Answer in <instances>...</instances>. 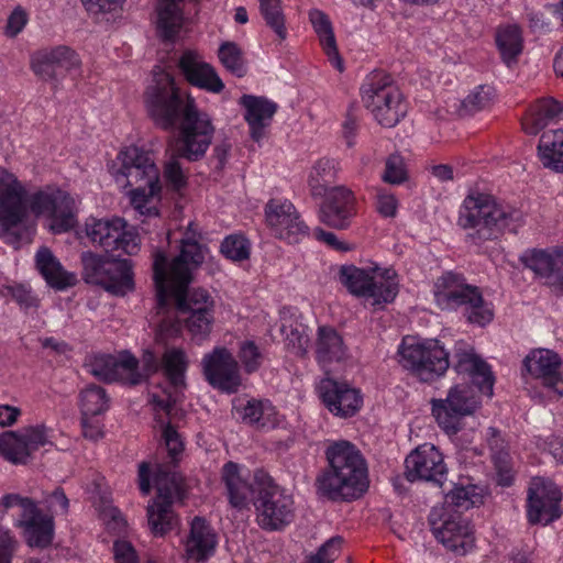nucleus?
Masks as SVG:
<instances>
[{
    "instance_id": "nucleus-1",
    "label": "nucleus",
    "mask_w": 563,
    "mask_h": 563,
    "mask_svg": "<svg viewBox=\"0 0 563 563\" xmlns=\"http://www.w3.org/2000/svg\"><path fill=\"white\" fill-rule=\"evenodd\" d=\"M199 238L196 225L190 222L181 240L179 255L168 262L163 252H156L153 264L158 308L165 309L173 299L184 318L185 328L198 343L210 335L216 308L208 290L197 288L187 294L192 273L202 264L207 251L199 243Z\"/></svg>"
},
{
    "instance_id": "nucleus-2",
    "label": "nucleus",
    "mask_w": 563,
    "mask_h": 563,
    "mask_svg": "<svg viewBox=\"0 0 563 563\" xmlns=\"http://www.w3.org/2000/svg\"><path fill=\"white\" fill-rule=\"evenodd\" d=\"M29 212L44 218L53 234L71 230L77 222L75 199L56 187H45L29 195L26 185L12 170L0 166V238L20 247L32 242L35 224L27 223Z\"/></svg>"
},
{
    "instance_id": "nucleus-3",
    "label": "nucleus",
    "mask_w": 563,
    "mask_h": 563,
    "mask_svg": "<svg viewBox=\"0 0 563 563\" xmlns=\"http://www.w3.org/2000/svg\"><path fill=\"white\" fill-rule=\"evenodd\" d=\"M144 103L152 119L164 130L174 128L179 117L177 133L168 143V152H175L189 162H197L206 155L216 131L211 117L199 110L190 96L180 108L181 99L174 77L161 66L153 69Z\"/></svg>"
},
{
    "instance_id": "nucleus-4",
    "label": "nucleus",
    "mask_w": 563,
    "mask_h": 563,
    "mask_svg": "<svg viewBox=\"0 0 563 563\" xmlns=\"http://www.w3.org/2000/svg\"><path fill=\"white\" fill-rule=\"evenodd\" d=\"M111 175L118 186L126 192L131 206L141 216H157L162 185L159 170L150 151L131 145L117 155L111 166Z\"/></svg>"
},
{
    "instance_id": "nucleus-5",
    "label": "nucleus",
    "mask_w": 563,
    "mask_h": 563,
    "mask_svg": "<svg viewBox=\"0 0 563 563\" xmlns=\"http://www.w3.org/2000/svg\"><path fill=\"white\" fill-rule=\"evenodd\" d=\"M522 223V211L476 189L467 192L457 214L460 228L475 230V234L470 235L474 241L496 239L504 230L515 232Z\"/></svg>"
},
{
    "instance_id": "nucleus-6",
    "label": "nucleus",
    "mask_w": 563,
    "mask_h": 563,
    "mask_svg": "<svg viewBox=\"0 0 563 563\" xmlns=\"http://www.w3.org/2000/svg\"><path fill=\"white\" fill-rule=\"evenodd\" d=\"M330 470L318 478L319 489L332 500L358 498L368 487L367 466L361 452L347 441L330 444Z\"/></svg>"
},
{
    "instance_id": "nucleus-7",
    "label": "nucleus",
    "mask_w": 563,
    "mask_h": 563,
    "mask_svg": "<svg viewBox=\"0 0 563 563\" xmlns=\"http://www.w3.org/2000/svg\"><path fill=\"white\" fill-rule=\"evenodd\" d=\"M433 297L442 310L455 311L463 308L470 323L485 327L494 319L492 303L484 300L478 287L470 285L463 275L453 272L442 274L433 285Z\"/></svg>"
},
{
    "instance_id": "nucleus-8",
    "label": "nucleus",
    "mask_w": 563,
    "mask_h": 563,
    "mask_svg": "<svg viewBox=\"0 0 563 563\" xmlns=\"http://www.w3.org/2000/svg\"><path fill=\"white\" fill-rule=\"evenodd\" d=\"M399 365L423 383H431L449 368V353L440 341L419 336H404L397 349Z\"/></svg>"
},
{
    "instance_id": "nucleus-9",
    "label": "nucleus",
    "mask_w": 563,
    "mask_h": 563,
    "mask_svg": "<svg viewBox=\"0 0 563 563\" xmlns=\"http://www.w3.org/2000/svg\"><path fill=\"white\" fill-rule=\"evenodd\" d=\"M340 282L350 294L369 300L372 306L393 302L400 287L399 276L393 267L342 266Z\"/></svg>"
},
{
    "instance_id": "nucleus-10",
    "label": "nucleus",
    "mask_w": 563,
    "mask_h": 563,
    "mask_svg": "<svg viewBox=\"0 0 563 563\" xmlns=\"http://www.w3.org/2000/svg\"><path fill=\"white\" fill-rule=\"evenodd\" d=\"M256 495L253 499L257 525L266 531H280L296 515L294 497L264 471L255 472Z\"/></svg>"
},
{
    "instance_id": "nucleus-11",
    "label": "nucleus",
    "mask_w": 563,
    "mask_h": 563,
    "mask_svg": "<svg viewBox=\"0 0 563 563\" xmlns=\"http://www.w3.org/2000/svg\"><path fill=\"white\" fill-rule=\"evenodd\" d=\"M361 98L365 108L383 126H395L407 113L402 92L384 71H373L366 77L361 87Z\"/></svg>"
},
{
    "instance_id": "nucleus-12",
    "label": "nucleus",
    "mask_w": 563,
    "mask_h": 563,
    "mask_svg": "<svg viewBox=\"0 0 563 563\" xmlns=\"http://www.w3.org/2000/svg\"><path fill=\"white\" fill-rule=\"evenodd\" d=\"M81 262L87 283L101 286L115 296H124L134 289L133 266L130 260H109L85 252Z\"/></svg>"
},
{
    "instance_id": "nucleus-13",
    "label": "nucleus",
    "mask_w": 563,
    "mask_h": 563,
    "mask_svg": "<svg viewBox=\"0 0 563 563\" xmlns=\"http://www.w3.org/2000/svg\"><path fill=\"white\" fill-rule=\"evenodd\" d=\"M165 385L152 386L148 391V404L158 419L161 413L169 415L172 405L176 404L185 386V373L188 367V358L183 349H167L162 357Z\"/></svg>"
},
{
    "instance_id": "nucleus-14",
    "label": "nucleus",
    "mask_w": 563,
    "mask_h": 563,
    "mask_svg": "<svg viewBox=\"0 0 563 563\" xmlns=\"http://www.w3.org/2000/svg\"><path fill=\"white\" fill-rule=\"evenodd\" d=\"M0 508L4 511L13 508L21 510L16 526L22 529L29 547L46 548L52 543L54 538L53 517L43 514L32 499L18 494H8L0 499Z\"/></svg>"
},
{
    "instance_id": "nucleus-15",
    "label": "nucleus",
    "mask_w": 563,
    "mask_h": 563,
    "mask_svg": "<svg viewBox=\"0 0 563 563\" xmlns=\"http://www.w3.org/2000/svg\"><path fill=\"white\" fill-rule=\"evenodd\" d=\"M157 497L147 507V518L151 531L156 537H163L173 530L177 523L172 504L181 492V477L178 473L158 467L154 477Z\"/></svg>"
},
{
    "instance_id": "nucleus-16",
    "label": "nucleus",
    "mask_w": 563,
    "mask_h": 563,
    "mask_svg": "<svg viewBox=\"0 0 563 563\" xmlns=\"http://www.w3.org/2000/svg\"><path fill=\"white\" fill-rule=\"evenodd\" d=\"M479 404L471 385L459 384L449 389L444 399H432L431 411L438 426L454 435L461 430L463 419L473 415Z\"/></svg>"
},
{
    "instance_id": "nucleus-17",
    "label": "nucleus",
    "mask_w": 563,
    "mask_h": 563,
    "mask_svg": "<svg viewBox=\"0 0 563 563\" xmlns=\"http://www.w3.org/2000/svg\"><path fill=\"white\" fill-rule=\"evenodd\" d=\"M85 230L89 240L106 252L121 251L128 255H135L140 251L141 239L137 231L130 228L120 217L89 218Z\"/></svg>"
},
{
    "instance_id": "nucleus-18",
    "label": "nucleus",
    "mask_w": 563,
    "mask_h": 563,
    "mask_svg": "<svg viewBox=\"0 0 563 563\" xmlns=\"http://www.w3.org/2000/svg\"><path fill=\"white\" fill-rule=\"evenodd\" d=\"M429 523L435 539L457 555H465L475 548L474 528L461 514L446 511V507H433Z\"/></svg>"
},
{
    "instance_id": "nucleus-19",
    "label": "nucleus",
    "mask_w": 563,
    "mask_h": 563,
    "mask_svg": "<svg viewBox=\"0 0 563 563\" xmlns=\"http://www.w3.org/2000/svg\"><path fill=\"white\" fill-rule=\"evenodd\" d=\"M561 488L550 478L533 477L528 489L527 518L530 523L547 526L561 515Z\"/></svg>"
},
{
    "instance_id": "nucleus-20",
    "label": "nucleus",
    "mask_w": 563,
    "mask_h": 563,
    "mask_svg": "<svg viewBox=\"0 0 563 563\" xmlns=\"http://www.w3.org/2000/svg\"><path fill=\"white\" fill-rule=\"evenodd\" d=\"M49 443L47 429L31 426L0 435V455L12 464H26L33 452Z\"/></svg>"
},
{
    "instance_id": "nucleus-21",
    "label": "nucleus",
    "mask_w": 563,
    "mask_h": 563,
    "mask_svg": "<svg viewBox=\"0 0 563 563\" xmlns=\"http://www.w3.org/2000/svg\"><path fill=\"white\" fill-rule=\"evenodd\" d=\"M265 221L275 238L288 243H297L308 234V227L287 199H271L265 206Z\"/></svg>"
},
{
    "instance_id": "nucleus-22",
    "label": "nucleus",
    "mask_w": 563,
    "mask_h": 563,
    "mask_svg": "<svg viewBox=\"0 0 563 563\" xmlns=\"http://www.w3.org/2000/svg\"><path fill=\"white\" fill-rule=\"evenodd\" d=\"M81 65L78 54L68 46L38 51L31 57V69L45 81H57L75 74Z\"/></svg>"
},
{
    "instance_id": "nucleus-23",
    "label": "nucleus",
    "mask_w": 563,
    "mask_h": 563,
    "mask_svg": "<svg viewBox=\"0 0 563 563\" xmlns=\"http://www.w3.org/2000/svg\"><path fill=\"white\" fill-rule=\"evenodd\" d=\"M446 474L443 455L431 443L419 445L405 460V475L409 482L424 481L442 486Z\"/></svg>"
},
{
    "instance_id": "nucleus-24",
    "label": "nucleus",
    "mask_w": 563,
    "mask_h": 563,
    "mask_svg": "<svg viewBox=\"0 0 563 563\" xmlns=\"http://www.w3.org/2000/svg\"><path fill=\"white\" fill-rule=\"evenodd\" d=\"M317 391L327 409L334 416L349 418L356 415L363 406V395L358 388L333 378H322Z\"/></svg>"
},
{
    "instance_id": "nucleus-25",
    "label": "nucleus",
    "mask_w": 563,
    "mask_h": 563,
    "mask_svg": "<svg viewBox=\"0 0 563 563\" xmlns=\"http://www.w3.org/2000/svg\"><path fill=\"white\" fill-rule=\"evenodd\" d=\"M523 367L531 379L539 380L549 391L563 396L561 356L550 349H534L523 360Z\"/></svg>"
},
{
    "instance_id": "nucleus-26",
    "label": "nucleus",
    "mask_w": 563,
    "mask_h": 563,
    "mask_svg": "<svg viewBox=\"0 0 563 563\" xmlns=\"http://www.w3.org/2000/svg\"><path fill=\"white\" fill-rule=\"evenodd\" d=\"M525 267L532 271L537 278L555 294L563 295V249L528 250L520 256Z\"/></svg>"
},
{
    "instance_id": "nucleus-27",
    "label": "nucleus",
    "mask_w": 563,
    "mask_h": 563,
    "mask_svg": "<svg viewBox=\"0 0 563 563\" xmlns=\"http://www.w3.org/2000/svg\"><path fill=\"white\" fill-rule=\"evenodd\" d=\"M206 379L216 388L234 393L240 386L238 362L225 347H216L202 358Z\"/></svg>"
},
{
    "instance_id": "nucleus-28",
    "label": "nucleus",
    "mask_w": 563,
    "mask_h": 563,
    "mask_svg": "<svg viewBox=\"0 0 563 563\" xmlns=\"http://www.w3.org/2000/svg\"><path fill=\"white\" fill-rule=\"evenodd\" d=\"M454 369L459 374L467 375L482 394L493 396L495 378L490 366L475 353L471 344L464 341L455 343Z\"/></svg>"
},
{
    "instance_id": "nucleus-29",
    "label": "nucleus",
    "mask_w": 563,
    "mask_h": 563,
    "mask_svg": "<svg viewBox=\"0 0 563 563\" xmlns=\"http://www.w3.org/2000/svg\"><path fill=\"white\" fill-rule=\"evenodd\" d=\"M314 361L327 375L332 366L347 361L350 350L343 335L331 325H319L312 344Z\"/></svg>"
},
{
    "instance_id": "nucleus-30",
    "label": "nucleus",
    "mask_w": 563,
    "mask_h": 563,
    "mask_svg": "<svg viewBox=\"0 0 563 563\" xmlns=\"http://www.w3.org/2000/svg\"><path fill=\"white\" fill-rule=\"evenodd\" d=\"M178 66L190 85L211 93H220L224 89V82L216 68L198 51H184Z\"/></svg>"
},
{
    "instance_id": "nucleus-31",
    "label": "nucleus",
    "mask_w": 563,
    "mask_h": 563,
    "mask_svg": "<svg viewBox=\"0 0 563 563\" xmlns=\"http://www.w3.org/2000/svg\"><path fill=\"white\" fill-rule=\"evenodd\" d=\"M320 208V220L335 229H344L356 213V199L352 190L339 186L331 188Z\"/></svg>"
},
{
    "instance_id": "nucleus-32",
    "label": "nucleus",
    "mask_w": 563,
    "mask_h": 563,
    "mask_svg": "<svg viewBox=\"0 0 563 563\" xmlns=\"http://www.w3.org/2000/svg\"><path fill=\"white\" fill-rule=\"evenodd\" d=\"M92 373L106 382H122L129 385L140 384L143 375L137 372V360L129 352L101 355L92 364Z\"/></svg>"
},
{
    "instance_id": "nucleus-33",
    "label": "nucleus",
    "mask_w": 563,
    "mask_h": 563,
    "mask_svg": "<svg viewBox=\"0 0 563 563\" xmlns=\"http://www.w3.org/2000/svg\"><path fill=\"white\" fill-rule=\"evenodd\" d=\"M221 479L225 486L228 499L232 507L244 509L256 495L255 476L250 482V472L244 466L227 462L221 470Z\"/></svg>"
},
{
    "instance_id": "nucleus-34",
    "label": "nucleus",
    "mask_w": 563,
    "mask_h": 563,
    "mask_svg": "<svg viewBox=\"0 0 563 563\" xmlns=\"http://www.w3.org/2000/svg\"><path fill=\"white\" fill-rule=\"evenodd\" d=\"M217 533L211 525L201 517H195L190 522L189 534L184 542L185 553L189 563H203L216 550Z\"/></svg>"
},
{
    "instance_id": "nucleus-35",
    "label": "nucleus",
    "mask_w": 563,
    "mask_h": 563,
    "mask_svg": "<svg viewBox=\"0 0 563 563\" xmlns=\"http://www.w3.org/2000/svg\"><path fill=\"white\" fill-rule=\"evenodd\" d=\"M233 410L242 422L258 430L275 429L283 420L269 400L250 399L244 402L242 399H235Z\"/></svg>"
},
{
    "instance_id": "nucleus-36",
    "label": "nucleus",
    "mask_w": 563,
    "mask_h": 563,
    "mask_svg": "<svg viewBox=\"0 0 563 563\" xmlns=\"http://www.w3.org/2000/svg\"><path fill=\"white\" fill-rule=\"evenodd\" d=\"M240 104L245 109L244 120L249 125L252 140L260 142L265 136L277 104L266 98L252 95H243Z\"/></svg>"
},
{
    "instance_id": "nucleus-37",
    "label": "nucleus",
    "mask_w": 563,
    "mask_h": 563,
    "mask_svg": "<svg viewBox=\"0 0 563 563\" xmlns=\"http://www.w3.org/2000/svg\"><path fill=\"white\" fill-rule=\"evenodd\" d=\"M280 332L286 347L296 356L307 358L309 355L310 339L308 328L300 322L297 309L283 307L279 310Z\"/></svg>"
},
{
    "instance_id": "nucleus-38",
    "label": "nucleus",
    "mask_w": 563,
    "mask_h": 563,
    "mask_svg": "<svg viewBox=\"0 0 563 563\" xmlns=\"http://www.w3.org/2000/svg\"><path fill=\"white\" fill-rule=\"evenodd\" d=\"M185 0H158L156 4V30L165 41H174L184 26Z\"/></svg>"
},
{
    "instance_id": "nucleus-39",
    "label": "nucleus",
    "mask_w": 563,
    "mask_h": 563,
    "mask_svg": "<svg viewBox=\"0 0 563 563\" xmlns=\"http://www.w3.org/2000/svg\"><path fill=\"white\" fill-rule=\"evenodd\" d=\"M35 263L38 272L51 287L64 290L76 284V275L66 272L48 247L38 249Z\"/></svg>"
},
{
    "instance_id": "nucleus-40",
    "label": "nucleus",
    "mask_w": 563,
    "mask_h": 563,
    "mask_svg": "<svg viewBox=\"0 0 563 563\" xmlns=\"http://www.w3.org/2000/svg\"><path fill=\"white\" fill-rule=\"evenodd\" d=\"M308 16L329 62L334 68L342 73L344 65L338 51L330 18L319 9H311Z\"/></svg>"
},
{
    "instance_id": "nucleus-41",
    "label": "nucleus",
    "mask_w": 563,
    "mask_h": 563,
    "mask_svg": "<svg viewBox=\"0 0 563 563\" xmlns=\"http://www.w3.org/2000/svg\"><path fill=\"white\" fill-rule=\"evenodd\" d=\"M563 112V104L553 98L540 99L529 107L521 120L526 133L536 135L544 129L549 122Z\"/></svg>"
},
{
    "instance_id": "nucleus-42",
    "label": "nucleus",
    "mask_w": 563,
    "mask_h": 563,
    "mask_svg": "<svg viewBox=\"0 0 563 563\" xmlns=\"http://www.w3.org/2000/svg\"><path fill=\"white\" fill-rule=\"evenodd\" d=\"M485 498L484 488L474 485H455L444 496V503L439 507H446V511L460 514L483 505Z\"/></svg>"
},
{
    "instance_id": "nucleus-43",
    "label": "nucleus",
    "mask_w": 563,
    "mask_h": 563,
    "mask_svg": "<svg viewBox=\"0 0 563 563\" xmlns=\"http://www.w3.org/2000/svg\"><path fill=\"white\" fill-rule=\"evenodd\" d=\"M538 157L545 168L563 173V130L544 132L538 144Z\"/></svg>"
},
{
    "instance_id": "nucleus-44",
    "label": "nucleus",
    "mask_w": 563,
    "mask_h": 563,
    "mask_svg": "<svg viewBox=\"0 0 563 563\" xmlns=\"http://www.w3.org/2000/svg\"><path fill=\"white\" fill-rule=\"evenodd\" d=\"M340 170L339 162L333 158L322 157L311 167L308 175V185L314 197L325 195L329 186L335 183Z\"/></svg>"
},
{
    "instance_id": "nucleus-45",
    "label": "nucleus",
    "mask_w": 563,
    "mask_h": 563,
    "mask_svg": "<svg viewBox=\"0 0 563 563\" xmlns=\"http://www.w3.org/2000/svg\"><path fill=\"white\" fill-rule=\"evenodd\" d=\"M495 41L503 62L508 66L516 63L523 49V37L520 27L516 24L498 27Z\"/></svg>"
},
{
    "instance_id": "nucleus-46",
    "label": "nucleus",
    "mask_w": 563,
    "mask_h": 563,
    "mask_svg": "<svg viewBox=\"0 0 563 563\" xmlns=\"http://www.w3.org/2000/svg\"><path fill=\"white\" fill-rule=\"evenodd\" d=\"M252 243L249 238L241 233H232L227 235L220 245L221 254L233 263H241L250 260Z\"/></svg>"
},
{
    "instance_id": "nucleus-47",
    "label": "nucleus",
    "mask_w": 563,
    "mask_h": 563,
    "mask_svg": "<svg viewBox=\"0 0 563 563\" xmlns=\"http://www.w3.org/2000/svg\"><path fill=\"white\" fill-rule=\"evenodd\" d=\"M260 12L276 36L284 41L287 37L286 19L282 0H258Z\"/></svg>"
},
{
    "instance_id": "nucleus-48",
    "label": "nucleus",
    "mask_w": 563,
    "mask_h": 563,
    "mask_svg": "<svg viewBox=\"0 0 563 563\" xmlns=\"http://www.w3.org/2000/svg\"><path fill=\"white\" fill-rule=\"evenodd\" d=\"M108 396L103 388L90 385L80 393V410L82 417H97L108 409Z\"/></svg>"
},
{
    "instance_id": "nucleus-49",
    "label": "nucleus",
    "mask_w": 563,
    "mask_h": 563,
    "mask_svg": "<svg viewBox=\"0 0 563 563\" xmlns=\"http://www.w3.org/2000/svg\"><path fill=\"white\" fill-rule=\"evenodd\" d=\"M218 57L222 66L235 75L243 77L246 73L245 60L241 47L234 42H223L218 49Z\"/></svg>"
},
{
    "instance_id": "nucleus-50",
    "label": "nucleus",
    "mask_w": 563,
    "mask_h": 563,
    "mask_svg": "<svg viewBox=\"0 0 563 563\" xmlns=\"http://www.w3.org/2000/svg\"><path fill=\"white\" fill-rule=\"evenodd\" d=\"M180 158V155L169 152L163 165L164 181L169 189L175 191L184 189L188 183V174L183 167Z\"/></svg>"
},
{
    "instance_id": "nucleus-51",
    "label": "nucleus",
    "mask_w": 563,
    "mask_h": 563,
    "mask_svg": "<svg viewBox=\"0 0 563 563\" xmlns=\"http://www.w3.org/2000/svg\"><path fill=\"white\" fill-rule=\"evenodd\" d=\"M382 180L389 185H402L409 178L405 158L399 154H391L385 161Z\"/></svg>"
},
{
    "instance_id": "nucleus-52",
    "label": "nucleus",
    "mask_w": 563,
    "mask_h": 563,
    "mask_svg": "<svg viewBox=\"0 0 563 563\" xmlns=\"http://www.w3.org/2000/svg\"><path fill=\"white\" fill-rule=\"evenodd\" d=\"M495 96L494 88L488 85L476 87L463 101L467 111H479L488 107Z\"/></svg>"
},
{
    "instance_id": "nucleus-53",
    "label": "nucleus",
    "mask_w": 563,
    "mask_h": 563,
    "mask_svg": "<svg viewBox=\"0 0 563 563\" xmlns=\"http://www.w3.org/2000/svg\"><path fill=\"white\" fill-rule=\"evenodd\" d=\"M343 539L339 536L330 538L317 551L308 558L311 563H333L340 555Z\"/></svg>"
},
{
    "instance_id": "nucleus-54",
    "label": "nucleus",
    "mask_w": 563,
    "mask_h": 563,
    "mask_svg": "<svg viewBox=\"0 0 563 563\" xmlns=\"http://www.w3.org/2000/svg\"><path fill=\"white\" fill-rule=\"evenodd\" d=\"M239 357L246 373L256 372L263 362V355L253 341H245L241 344Z\"/></svg>"
},
{
    "instance_id": "nucleus-55",
    "label": "nucleus",
    "mask_w": 563,
    "mask_h": 563,
    "mask_svg": "<svg viewBox=\"0 0 563 563\" xmlns=\"http://www.w3.org/2000/svg\"><path fill=\"white\" fill-rule=\"evenodd\" d=\"M376 210L384 218H395L398 211L399 201L395 194L385 188L376 191Z\"/></svg>"
},
{
    "instance_id": "nucleus-56",
    "label": "nucleus",
    "mask_w": 563,
    "mask_h": 563,
    "mask_svg": "<svg viewBox=\"0 0 563 563\" xmlns=\"http://www.w3.org/2000/svg\"><path fill=\"white\" fill-rule=\"evenodd\" d=\"M29 18L27 11L23 7L16 5L7 19L4 35L10 38L18 36L25 29Z\"/></svg>"
},
{
    "instance_id": "nucleus-57",
    "label": "nucleus",
    "mask_w": 563,
    "mask_h": 563,
    "mask_svg": "<svg viewBox=\"0 0 563 563\" xmlns=\"http://www.w3.org/2000/svg\"><path fill=\"white\" fill-rule=\"evenodd\" d=\"M114 563H140L139 555L133 544L125 539H118L113 542Z\"/></svg>"
},
{
    "instance_id": "nucleus-58",
    "label": "nucleus",
    "mask_w": 563,
    "mask_h": 563,
    "mask_svg": "<svg viewBox=\"0 0 563 563\" xmlns=\"http://www.w3.org/2000/svg\"><path fill=\"white\" fill-rule=\"evenodd\" d=\"M162 437L164 439L167 451L173 460L181 454L184 450V441L180 434L169 423L163 426Z\"/></svg>"
},
{
    "instance_id": "nucleus-59",
    "label": "nucleus",
    "mask_w": 563,
    "mask_h": 563,
    "mask_svg": "<svg viewBox=\"0 0 563 563\" xmlns=\"http://www.w3.org/2000/svg\"><path fill=\"white\" fill-rule=\"evenodd\" d=\"M494 464L497 471V483L500 486H510L514 479L512 468L508 453L494 455Z\"/></svg>"
},
{
    "instance_id": "nucleus-60",
    "label": "nucleus",
    "mask_w": 563,
    "mask_h": 563,
    "mask_svg": "<svg viewBox=\"0 0 563 563\" xmlns=\"http://www.w3.org/2000/svg\"><path fill=\"white\" fill-rule=\"evenodd\" d=\"M102 519L109 530L122 532L125 530L126 521L124 520L121 511L115 507H107L102 514Z\"/></svg>"
},
{
    "instance_id": "nucleus-61",
    "label": "nucleus",
    "mask_w": 563,
    "mask_h": 563,
    "mask_svg": "<svg viewBox=\"0 0 563 563\" xmlns=\"http://www.w3.org/2000/svg\"><path fill=\"white\" fill-rule=\"evenodd\" d=\"M16 541L8 529L0 528V563H11Z\"/></svg>"
},
{
    "instance_id": "nucleus-62",
    "label": "nucleus",
    "mask_w": 563,
    "mask_h": 563,
    "mask_svg": "<svg viewBox=\"0 0 563 563\" xmlns=\"http://www.w3.org/2000/svg\"><path fill=\"white\" fill-rule=\"evenodd\" d=\"M9 292L13 297V299L22 307V308H31L37 305V300L35 296L32 294L31 289L24 285H15L8 288Z\"/></svg>"
},
{
    "instance_id": "nucleus-63",
    "label": "nucleus",
    "mask_w": 563,
    "mask_h": 563,
    "mask_svg": "<svg viewBox=\"0 0 563 563\" xmlns=\"http://www.w3.org/2000/svg\"><path fill=\"white\" fill-rule=\"evenodd\" d=\"M81 427L82 434L85 438L89 440L97 441L103 435V424L99 418L97 417H81Z\"/></svg>"
},
{
    "instance_id": "nucleus-64",
    "label": "nucleus",
    "mask_w": 563,
    "mask_h": 563,
    "mask_svg": "<svg viewBox=\"0 0 563 563\" xmlns=\"http://www.w3.org/2000/svg\"><path fill=\"white\" fill-rule=\"evenodd\" d=\"M86 10L98 14L117 10L124 0H80Z\"/></svg>"
}]
</instances>
